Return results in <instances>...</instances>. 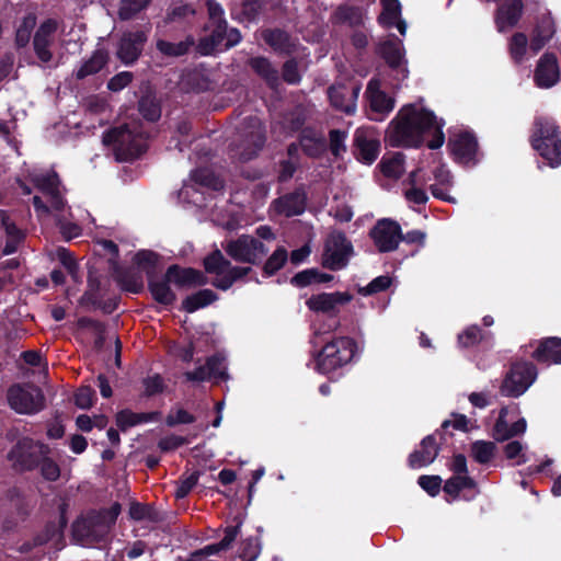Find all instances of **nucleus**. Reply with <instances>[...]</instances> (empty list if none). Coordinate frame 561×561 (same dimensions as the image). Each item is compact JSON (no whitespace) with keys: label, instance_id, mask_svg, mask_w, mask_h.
Wrapping results in <instances>:
<instances>
[{"label":"nucleus","instance_id":"obj_38","mask_svg":"<svg viewBox=\"0 0 561 561\" xmlns=\"http://www.w3.org/2000/svg\"><path fill=\"white\" fill-rule=\"evenodd\" d=\"M528 49L529 38L524 32L514 33L507 41L510 58L517 66L525 61Z\"/></svg>","mask_w":561,"mask_h":561},{"label":"nucleus","instance_id":"obj_58","mask_svg":"<svg viewBox=\"0 0 561 561\" xmlns=\"http://www.w3.org/2000/svg\"><path fill=\"white\" fill-rule=\"evenodd\" d=\"M508 409L506 407L501 408L499 417L495 421L492 428V437L496 442H505L510 439V425L506 421Z\"/></svg>","mask_w":561,"mask_h":561},{"label":"nucleus","instance_id":"obj_39","mask_svg":"<svg viewBox=\"0 0 561 561\" xmlns=\"http://www.w3.org/2000/svg\"><path fill=\"white\" fill-rule=\"evenodd\" d=\"M195 45V39L192 35L179 43H172L165 39H158L156 43L157 50L165 57H182L191 50Z\"/></svg>","mask_w":561,"mask_h":561},{"label":"nucleus","instance_id":"obj_37","mask_svg":"<svg viewBox=\"0 0 561 561\" xmlns=\"http://www.w3.org/2000/svg\"><path fill=\"white\" fill-rule=\"evenodd\" d=\"M218 300V295L208 288L199 289L198 291L186 296L182 301V309L187 313H193L202 308H205Z\"/></svg>","mask_w":561,"mask_h":561},{"label":"nucleus","instance_id":"obj_46","mask_svg":"<svg viewBox=\"0 0 561 561\" xmlns=\"http://www.w3.org/2000/svg\"><path fill=\"white\" fill-rule=\"evenodd\" d=\"M31 182L42 193L49 195L59 188L60 180L56 171L30 175Z\"/></svg>","mask_w":561,"mask_h":561},{"label":"nucleus","instance_id":"obj_15","mask_svg":"<svg viewBox=\"0 0 561 561\" xmlns=\"http://www.w3.org/2000/svg\"><path fill=\"white\" fill-rule=\"evenodd\" d=\"M369 236L380 253L397 250L402 238L401 226L390 218L379 219L370 229Z\"/></svg>","mask_w":561,"mask_h":561},{"label":"nucleus","instance_id":"obj_59","mask_svg":"<svg viewBox=\"0 0 561 561\" xmlns=\"http://www.w3.org/2000/svg\"><path fill=\"white\" fill-rule=\"evenodd\" d=\"M38 468L41 470L42 478L48 482H55L60 478V467L53 458H50V455L43 457Z\"/></svg>","mask_w":561,"mask_h":561},{"label":"nucleus","instance_id":"obj_6","mask_svg":"<svg viewBox=\"0 0 561 561\" xmlns=\"http://www.w3.org/2000/svg\"><path fill=\"white\" fill-rule=\"evenodd\" d=\"M203 266L205 273L218 276L210 284L224 291L230 289L237 280L242 279L252 272L251 266L232 265L219 249L213 250L203 259Z\"/></svg>","mask_w":561,"mask_h":561},{"label":"nucleus","instance_id":"obj_25","mask_svg":"<svg viewBox=\"0 0 561 561\" xmlns=\"http://www.w3.org/2000/svg\"><path fill=\"white\" fill-rule=\"evenodd\" d=\"M365 95L368 100L370 112L376 115H380V117L370 116L371 119H382V117L389 114L394 107V99L380 90L379 82L376 80H370L368 82Z\"/></svg>","mask_w":561,"mask_h":561},{"label":"nucleus","instance_id":"obj_50","mask_svg":"<svg viewBox=\"0 0 561 561\" xmlns=\"http://www.w3.org/2000/svg\"><path fill=\"white\" fill-rule=\"evenodd\" d=\"M495 450V443L489 440H476L471 445L472 457L480 465L489 463L494 457Z\"/></svg>","mask_w":561,"mask_h":561},{"label":"nucleus","instance_id":"obj_31","mask_svg":"<svg viewBox=\"0 0 561 561\" xmlns=\"http://www.w3.org/2000/svg\"><path fill=\"white\" fill-rule=\"evenodd\" d=\"M298 140L301 150L308 158L320 159L327 152L328 145L325 138L310 127L300 131Z\"/></svg>","mask_w":561,"mask_h":561},{"label":"nucleus","instance_id":"obj_11","mask_svg":"<svg viewBox=\"0 0 561 561\" xmlns=\"http://www.w3.org/2000/svg\"><path fill=\"white\" fill-rule=\"evenodd\" d=\"M102 276L95 271H89L87 289L79 299V305L84 308L100 309L104 314H112L119 306L121 297L113 296L103 300Z\"/></svg>","mask_w":561,"mask_h":561},{"label":"nucleus","instance_id":"obj_17","mask_svg":"<svg viewBox=\"0 0 561 561\" xmlns=\"http://www.w3.org/2000/svg\"><path fill=\"white\" fill-rule=\"evenodd\" d=\"M352 299L353 296L347 291L320 293L311 295L306 300V306L312 312L336 317L339 307L348 304Z\"/></svg>","mask_w":561,"mask_h":561},{"label":"nucleus","instance_id":"obj_54","mask_svg":"<svg viewBox=\"0 0 561 561\" xmlns=\"http://www.w3.org/2000/svg\"><path fill=\"white\" fill-rule=\"evenodd\" d=\"M36 19L33 15H27L22 20L15 32L14 41L18 48H23L30 43Z\"/></svg>","mask_w":561,"mask_h":561},{"label":"nucleus","instance_id":"obj_21","mask_svg":"<svg viewBox=\"0 0 561 561\" xmlns=\"http://www.w3.org/2000/svg\"><path fill=\"white\" fill-rule=\"evenodd\" d=\"M535 344L536 347L530 354L534 360L546 365H561V337H542L530 342L528 346L533 347Z\"/></svg>","mask_w":561,"mask_h":561},{"label":"nucleus","instance_id":"obj_12","mask_svg":"<svg viewBox=\"0 0 561 561\" xmlns=\"http://www.w3.org/2000/svg\"><path fill=\"white\" fill-rule=\"evenodd\" d=\"M352 253L353 245L345 233L334 232L325 243L322 266L331 271L342 270L347 265Z\"/></svg>","mask_w":561,"mask_h":561},{"label":"nucleus","instance_id":"obj_3","mask_svg":"<svg viewBox=\"0 0 561 561\" xmlns=\"http://www.w3.org/2000/svg\"><path fill=\"white\" fill-rule=\"evenodd\" d=\"M321 350L314 352V369L331 380L343 376L357 354V342L351 336H332L323 340Z\"/></svg>","mask_w":561,"mask_h":561},{"label":"nucleus","instance_id":"obj_27","mask_svg":"<svg viewBox=\"0 0 561 561\" xmlns=\"http://www.w3.org/2000/svg\"><path fill=\"white\" fill-rule=\"evenodd\" d=\"M56 30V21L47 19L38 26L34 34L33 48L37 58L44 64H47L53 59V54L49 47L51 45V35Z\"/></svg>","mask_w":561,"mask_h":561},{"label":"nucleus","instance_id":"obj_24","mask_svg":"<svg viewBox=\"0 0 561 561\" xmlns=\"http://www.w3.org/2000/svg\"><path fill=\"white\" fill-rule=\"evenodd\" d=\"M308 196L304 185L296 187L293 192L287 193L274 201L277 213L294 217L302 215L307 208Z\"/></svg>","mask_w":561,"mask_h":561},{"label":"nucleus","instance_id":"obj_16","mask_svg":"<svg viewBox=\"0 0 561 561\" xmlns=\"http://www.w3.org/2000/svg\"><path fill=\"white\" fill-rule=\"evenodd\" d=\"M381 144L371 129L357 128L353 136V154L362 163L373 164L380 152Z\"/></svg>","mask_w":561,"mask_h":561},{"label":"nucleus","instance_id":"obj_5","mask_svg":"<svg viewBox=\"0 0 561 561\" xmlns=\"http://www.w3.org/2000/svg\"><path fill=\"white\" fill-rule=\"evenodd\" d=\"M104 146L113 147L117 161L128 162L138 159L147 150L145 139L130 130L127 125L106 130L102 136Z\"/></svg>","mask_w":561,"mask_h":561},{"label":"nucleus","instance_id":"obj_55","mask_svg":"<svg viewBox=\"0 0 561 561\" xmlns=\"http://www.w3.org/2000/svg\"><path fill=\"white\" fill-rule=\"evenodd\" d=\"M483 337L482 329L477 325H470L458 334V345L462 348H470L478 345Z\"/></svg>","mask_w":561,"mask_h":561},{"label":"nucleus","instance_id":"obj_32","mask_svg":"<svg viewBox=\"0 0 561 561\" xmlns=\"http://www.w3.org/2000/svg\"><path fill=\"white\" fill-rule=\"evenodd\" d=\"M376 53L391 69H398L402 64L404 49L401 39L396 35H391L377 45Z\"/></svg>","mask_w":561,"mask_h":561},{"label":"nucleus","instance_id":"obj_45","mask_svg":"<svg viewBox=\"0 0 561 561\" xmlns=\"http://www.w3.org/2000/svg\"><path fill=\"white\" fill-rule=\"evenodd\" d=\"M5 497L15 514L24 519L31 511V503L21 489L13 486L7 491Z\"/></svg>","mask_w":561,"mask_h":561},{"label":"nucleus","instance_id":"obj_48","mask_svg":"<svg viewBox=\"0 0 561 561\" xmlns=\"http://www.w3.org/2000/svg\"><path fill=\"white\" fill-rule=\"evenodd\" d=\"M183 85L186 91L202 93L211 89V81L203 72L194 70L184 77Z\"/></svg>","mask_w":561,"mask_h":561},{"label":"nucleus","instance_id":"obj_29","mask_svg":"<svg viewBox=\"0 0 561 561\" xmlns=\"http://www.w3.org/2000/svg\"><path fill=\"white\" fill-rule=\"evenodd\" d=\"M226 22L227 21H219L218 23H210V33L201 37L197 43L196 49L198 54L202 56H210L217 51H225Z\"/></svg>","mask_w":561,"mask_h":561},{"label":"nucleus","instance_id":"obj_52","mask_svg":"<svg viewBox=\"0 0 561 561\" xmlns=\"http://www.w3.org/2000/svg\"><path fill=\"white\" fill-rule=\"evenodd\" d=\"M77 325L79 329L93 330L96 335L95 341H94V347L96 350H100L103 347V345L105 343V331H106V325L103 322H101L96 319H93V318L81 317L78 319Z\"/></svg>","mask_w":561,"mask_h":561},{"label":"nucleus","instance_id":"obj_44","mask_svg":"<svg viewBox=\"0 0 561 561\" xmlns=\"http://www.w3.org/2000/svg\"><path fill=\"white\" fill-rule=\"evenodd\" d=\"M382 11L378 15V23L385 28L394 27L397 20L401 18V3L399 0H380Z\"/></svg>","mask_w":561,"mask_h":561},{"label":"nucleus","instance_id":"obj_18","mask_svg":"<svg viewBox=\"0 0 561 561\" xmlns=\"http://www.w3.org/2000/svg\"><path fill=\"white\" fill-rule=\"evenodd\" d=\"M447 147L454 160L458 163H476L478 140L471 131H460L448 139Z\"/></svg>","mask_w":561,"mask_h":561},{"label":"nucleus","instance_id":"obj_20","mask_svg":"<svg viewBox=\"0 0 561 561\" xmlns=\"http://www.w3.org/2000/svg\"><path fill=\"white\" fill-rule=\"evenodd\" d=\"M560 80V66L554 53H545L537 61L534 82L540 89H550Z\"/></svg>","mask_w":561,"mask_h":561},{"label":"nucleus","instance_id":"obj_57","mask_svg":"<svg viewBox=\"0 0 561 561\" xmlns=\"http://www.w3.org/2000/svg\"><path fill=\"white\" fill-rule=\"evenodd\" d=\"M261 553V542L257 537H248L241 542L239 557L242 561H255Z\"/></svg>","mask_w":561,"mask_h":561},{"label":"nucleus","instance_id":"obj_41","mask_svg":"<svg viewBox=\"0 0 561 561\" xmlns=\"http://www.w3.org/2000/svg\"><path fill=\"white\" fill-rule=\"evenodd\" d=\"M378 168L386 178L398 180L404 173V154L394 152L390 157L383 156Z\"/></svg>","mask_w":561,"mask_h":561},{"label":"nucleus","instance_id":"obj_23","mask_svg":"<svg viewBox=\"0 0 561 561\" xmlns=\"http://www.w3.org/2000/svg\"><path fill=\"white\" fill-rule=\"evenodd\" d=\"M524 14L523 0H505L495 11L494 23L499 33L517 26Z\"/></svg>","mask_w":561,"mask_h":561},{"label":"nucleus","instance_id":"obj_26","mask_svg":"<svg viewBox=\"0 0 561 561\" xmlns=\"http://www.w3.org/2000/svg\"><path fill=\"white\" fill-rule=\"evenodd\" d=\"M168 276H172L173 284L178 288L202 287L209 283L204 272L194 267H182L178 264L168 267Z\"/></svg>","mask_w":561,"mask_h":561},{"label":"nucleus","instance_id":"obj_49","mask_svg":"<svg viewBox=\"0 0 561 561\" xmlns=\"http://www.w3.org/2000/svg\"><path fill=\"white\" fill-rule=\"evenodd\" d=\"M264 8V0H242L239 20L241 22L255 23L260 20Z\"/></svg>","mask_w":561,"mask_h":561},{"label":"nucleus","instance_id":"obj_14","mask_svg":"<svg viewBox=\"0 0 561 561\" xmlns=\"http://www.w3.org/2000/svg\"><path fill=\"white\" fill-rule=\"evenodd\" d=\"M557 34V24L551 12L545 8L539 11L533 22L529 37V50L537 55Z\"/></svg>","mask_w":561,"mask_h":561},{"label":"nucleus","instance_id":"obj_2","mask_svg":"<svg viewBox=\"0 0 561 561\" xmlns=\"http://www.w3.org/2000/svg\"><path fill=\"white\" fill-rule=\"evenodd\" d=\"M122 505L114 502L110 508L89 510L72 524V539L83 547H103L110 541Z\"/></svg>","mask_w":561,"mask_h":561},{"label":"nucleus","instance_id":"obj_30","mask_svg":"<svg viewBox=\"0 0 561 561\" xmlns=\"http://www.w3.org/2000/svg\"><path fill=\"white\" fill-rule=\"evenodd\" d=\"M266 142L264 129L261 126L254 127L250 130L240 145L238 159L240 162H248L257 157L259 152L263 149Z\"/></svg>","mask_w":561,"mask_h":561},{"label":"nucleus","instance_id":"obj_22","mask_svg":"<svg viewBox=\"0 0 561 561\" xmlns=\"http://www.w3.org/2000/svg\"><path fill=\"white\" fill-rule=\"evenodd\" d=\"M261 36L265 44L278 55L291 56L298 50V38L293 37L290 33L283 28H265L262 31Z\"/></svg>","mask_w":561,"mask_h":561},{"label":"nucleus","instance_id":"obj_62","mask_svg":"<svg viewBox=\"0 0 561 561\" xmlns=\"http://www.w3.org/2000/svg\"><path fill=\"white\" fill-rule=\"evenodd\" d=\"M443 479L436 474H422L417 478V484L430 496L435 497L439 494L442 489Z\"/></svg>","mask_w":561,"mask_h":561},{"label":"nucleus","instance_id":"obj_63","mask_svg":"<svg viewBox=\"0 0 561 561\" xmlns=\"http://www.w3.org/2000/svg\"><path fill=\"white\" fill-rule=\"evenodd\" d=\"M347 133L341 129H331L329 131L330 150L334 157H340L346 151L345 140Z\"/></svg>","mask_w":561,"mask_h":561},{"label":"nucleus","instance_id":"obj_53","mask_svg":"<svg viewBox=\"0 0 561 561\" xmlns=\"http://www.w3.org/2000/svg\"><path fill=\"white\" fill-rule=\"evenodd\" d=\"M152 0H121L118 16L122 21H129L145 10Z\"/></svg>","mask_w":561,"mask_h":561},{"label":"nucleus","instance_id":"obj_28","mask_svg":"<svg viewBox=\"0 0 561 561\" xmlns=\"http://www.w3.org/2000/svg\"><path fill=\"white\" fill-rule=\"evenodd\" d=\"M148 290L153 300L164 307H170L176 301V295L170 284L173 283L172 276H168V270L163 277L158 279L152 276V271H147Z\"/></svg>","mask_w":561,"mask_h":561},{"label":"nucleus","instance_id":"obj_35","mask_svg":"<svg viewBox=\"0 0 561 561\" xmlns=\"http://www.w3.org/2000/svg\"><path fill=\"white\" fill-rule=\"evenodd\" d=\"M251 69L261 77L270 88H276L279 83L278 70L271 60L264 56H256L249 59Z\"/></svg>","mask_w":561,"mask_h":561},{"label":"nucleus","instance_id":"obj_8","mask_svg":"<svg viewBox=\"0 0 561 561\" xmlns=\"http://www.w3.org/2000/svg\"><path fill=\"white\" fill-rule=\"evenodd\" d=\"M222 249L233 261L251 265H260L268 252V248L257 238L241 234L222 243Z\"/></svg>","mask_w":561,"mask_h":561},{"label":"nucleus","instance_id":"obj_34","mask_svg":"<svg viewBox=\"0 0 561 561\" xmlns=\"http://www.w3.org/2000/svg\"><path fill=\"white\" fill-rule=\"evenodd\" d=\"M108 53L103 49H95L91 57L82 62L75 72L77 80H83L89 76L99 73L108 62Z\"/></svg>","mask_w":561,"mask_h":561},{"label":"nucleus","instance_id":"obj_36","mask_svg":"<svg viewBox=\"0 0 561 561\" xmlns=\"http://www.w3.org/2000/svg\"><path fill=\"white\" fill-rule=\"evenodd\" d=\"M334 276L332 274L323 273L317 267L306 268L296 273L291 279L290 284L297 288H305L312 284H324L333 280Z\"/></svg>","mask_w":561,"mask_h":561},{"label":"nucleus","instance_id":"obj_64","mask_svg":"<svg viewBox=\"0 0 561 561\" xmlns=\"http://www.w3.org/2000/svg\"><path fill=\"white\" fill-rule=\"evenodd\" d=\"M282 76L288 84H298L301 81L298 61L295 58H290L283 64Z\"/></svg>","mask_w":561,"mask_h":561},{"label":"nucleus","instance_id":"obj_10","mask_svg":"<svg viewBox=\"0 0 561 561\" xmlns=\"http://www.w3.org/2000/svg\"><path fill=\"white\" fill-rule=\"evenodd\" d=\"M8 402L20 414H34L44 408V394L41 388L32 385L14 383L8 389Z\"/></svg>","mask_w":561,"mask_h":561},{"label":"nucleus","instance_id":"obj_56","mask_svg":"<svg viewBox=\"0 0 561 561\" xmlns=\"http://www.w3.org/2000/svg\"><path fill=\"white\" fill-rule=\"evenodd\" d=\"M392 284V278L389 275H380L369 282L366 286L358 288V294L362 296H373L378 293L386 291Z\"/></svg>","mask_w":561,"mask_h":561},{"label":"nucleus","instance_id":"obj_9","mask_svg":"<svg viewBox=\"0 0 561 561\" xmlns=\"http://www.w3.org/2000/svg\"><path fill=\"white\" fill-rule=\"evenodd\" d=\"M538 376V369L533 362L515 360L511 364L506 374L501 392L507 397L517 398L535 382Z\"/></svg>","mask_w":561,"mask_h":561},{"label":"nucleus","instance_id":"obj_42","mask_svg":"<svg viewBox=\"0 0 561 561\" xmlns=\"http://www.w3.org/2000/svg\"><path fill=\"white\" fill-rule=\"evenodd\" d=\"M66 518L64 515L60 516L59 520H49L34 537V543L36 546H43L49 541L59 540L62 537L64 528L66 527Z\"/></svg>","mask_w":561,"mask_h":561},{"label":"nucleus","instance_id":"obj_60","mask_svg":"<svg viewBox=\"0 0 561 561\" xmlns=\"http://www.w3.org/2000/svg\"><path fill=\"white\" fill-rule=\"evenodd\" d=\"M199 479V471H194L187 477H181L176 481V488L174 491V496L178 500L186 497L193 488L197 484Z\"/></svg>","mask_w":561,"mask_h":561},{"label":"nucleus","instance_id":"obj_40","mask_svg":"<svg viewBox=\"0 0 561 561\" xmlns=\"http://www.w3.org/2000/svg\"><path fill=\"white\" fill-rule=\"evenodd\" d=\"M191 180L194 183L215 192H219L225 188L224 180L218 176L211 169L206 167L193 170L191 172Z\"/></svg>","mask_w":561,"mask_h":561},{"label":"nucleus","instance_id":"obj_7","mask_svg":"<svg viewBox=\"0 0 561 561\" xmlns=\"http://www.w3.org/2000/svg\"><path fill=\"white\" fill-rule=\"evenodd\" d=\"M50 454L51 449L47 444L31 437H22L8 453V459L15 471L27 472L38 469L43 457Z\"/></svg>","mask_w":561,"mask_h":561},{"label":"nucleus","instance_id":"obj_1","mask_svg":"<svg viewBox=\"0 0 561 561\" xmlns=\"http://www.w3.org/2000/svg\"><path fill=\"white\" fill-rule=\"evenodd\" d=\"M443 127L444 121H438L434 112L408 104L391 121L387 135L388 144L394 148H420L424 142V135L432 134L427 147L438 149L445 141Z\"/></svg>","mask_w":561,"mask_h":561},{"label":"nucleus","instance_id":"obj_19","mask_svg":"<svg viewBox=\"0 0 561 561\" xmlns=\"http://www.w3.org/2000/svg\"><path fill=\"white\" fill-rule=\"evenodd\" d=\"M147 41V33L141 30L123 33L116 53L117 58L126 66L135 64L140 57Z\"/></svg>","mask_w":561,"mask_h":561},{"label":"nucleus","instance_id":"obj_61","mask_svg":"<svg viewBox=\"0 0 561 561\" xmlns=\"http://www.w3.org/2000/svg\"><path fill=\"white\" fill-rule=\"evenodd\" d=\"M158 257L159 255L153 251L140 250L135 254L134 261L146 273L152 271V276H154Z\"/></svg>","mask_w":561,"mask_h":561},{"label":"nucleus","instance_id":"obj_4","mask_svg":"<svg viewBox=\"0 0 561 561\" xmlns=\"http://www.w3.org/2000/svg\"><path fill=\"white\" fill-rule=\"evenodd\" d=\"M529 141L533 149L550 168L561 165V131L556 119L536 118Z\"/></svg>","mask_w":561,"mask_h":561},{"label":"nucleus","instance_id":"obj_47","mask_svg":"<svg viewBox=\"0 0 561 561\" xmlns=\"http://www.w3.org/2000/svg\"><path fill=\"white\" fill-rule=\"evenodd\" d=\"M288 260V252L285 247L279 245L276 250L266 259L263 264V275L271 277L275 275L279 270L284 267Z\"/></svg>","mask_w":561,"mask_h":561},{"label":"nucleus","instance_id":"obj_51","mask_svg":"<svg viewBox=\"0 0 561 561\" xmlns=\"http://www.w3.org/2000/svg\"><path fill=\"white\" fill-rule=\"evenodd\" d=\"M226 357L221 353H215L206 358L205 365L211 379L227 380L228 373L226 367Z\"/></svg>","mask_w":561,"mask_h":561},{"label":"nucleus","instance_id":"obj_33","mask_svg":"<svg viewBox=\"0 0 561 561\" xmlns=\"http://www.w3.org/2000/svg\"><path fill=\"white\" fill-rule=\"evenodd\" d=\"M138 112L144 119L150 123H156L161 117V102L156 92L147 89L138 100Z\"/></svg>","mask_w":561,"mask_h":561},{"label":"nucleus","instance_id":"obj_13","mask_svg":"<svg viewBox=\"0 0 561 561\" xmlns=\"http://www.w3.org/2000/svg\"><path fill=\"white\" fill-rule=\"evenodd\" d=\"M445 444H447V438L439 430H436L433 434L425 436L420 443V448L413 450L409 455V468L420 469L430 466L435 461L439 455L442 446Z\"/></svg>","mask_w":561,"mask_h":561},{"label":"nucleus","instance_id":"obj_43","mask_svg":"<svg viewBox=\"0 0 561 561\" xmlns=\"http://www.w3.org/2000/svg\"><path fill=\"white\" fill-rule=\"evenodd\" d=\"M196 14L193 3L183 0H174L167 10L165 23L185 22Z\"/></svg>","mask_w":561,"mask_h":561}]
</instances>
